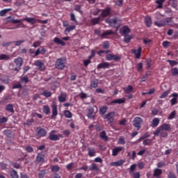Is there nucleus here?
<instances>
[{"label":"nucleus","instance_id":"f8f14e48","mask_svg":"<svg viewBox=\"0 0 178 178\" xmlns=\"http://www.w3.org/2000/svg\"><path fill=\"white\" fill-rule=\"evenodd\" d=\"M47 134V129L41 128V127H37V136H38V137H45Z\"/></svg>","mask_w":178,"mask_h":178},{"label":"nucleus","instance_id":"ea45409f","mask_svg":"<svg viewBox=\"0 0 178 178\" xmlns=\"http://www.w3.org/2000/svg\"><path fill=\"white\" fill-rule=\"evenodd\" d=\"M9 59H10V56L8 54L0 55V60H9Z\"/></svg>","mask_w":178,"mask_h":178},{"label":"nucleus","instance_id":"3c124183","mask_svg":"<svg viewBox=\"0 0 178 178\" xmlns=\"http://www.w3.org/2000/svg\"><path fill=\"white\" fill-rule=\"evenodd\" d=\"M99 22H101V19L99 17L93 18L92 19V23L93 26H95V24H99Z\"/></svg>","mask_w":178,"mask_h":178},{"label":"nucleus","instance_id":"393cba45","mask_svg":"<svg viewBox=\"0 0 178 178\" xmlns=\"http://www.w3.org/2000/svg\"><path fill=\"white\" fill-rule=\"evenodd\" d=\"M75 29V25H70V26H67L64 31L65 35H67L70 33V31H73V30H74Z\"/></svg>","mask_w":178,"mask_h":178},{"label":"nucleus","instance_id":"72a5a7b5","mask_svg":"<svg viewBox=\"0 0 178 178\" xmlns=\"http://www.w3.org/2000/svg\"><path fill=\"white\" fill-rule=\"evenodd\" d=\"M161 175H162V170H161L159 168H155L154 170L153 176L154 177H156L158 176H161Z\"/></svg>","mask_w":178,"mask_h":178},{"label":"nucleus","instance_id":"338daca9","mask_svg":"<svg viewBox=\"0 0 178 178\" xmlns=\"http://www.w3.org/2000/svg\"><path fill=\"white\" fill-rule=\"evenodd\" d=\"M46 175L45 170H41L39 173H38V177L39 178H44V176Z\"/></svg>","mask_w":178,"mask_h":178},{"label":"nucleus","instance_id":"f257e3e1","mask_svg":"<svg viewBox=\"0 0 178 178\" xmlns=\"http://www.w3.org/2000/svg\"><path fill=\"white\" fill-rule=\"evenodd\" d=\"M66 62L67 60L65 57L57 59L55 63L56 69L63 70V68L66 67Z\"/></svg>","mask_w":178,"mask_h":178},{"label":"nucleus","instance_id":"4c0bfd02","mask_svg":"<svg viewBox=\"0 0 178 178\" xmlns=\"http://www.w3.org/2000/svg\"><path fill=\"white\" fill-rule=\"evenodd\" d=\"M107 111H108L107 106H103L99 108V112H100L101 115H105V113H106Z\"/></svg>","mask_w":178,"mask_h":178},{"label":"nucleus","instance_id":"dca6fc26","mask_svg":"<svg viewBox=\"0 0 178 178\" xmlns=\"http://www.w3.org/2000/svg\"><path fill=\"white\" fill-rule=\"evenodd\" d=\"M145 24L146 27H151L152 26V19L151 18V16L146 15L145 17Z\"/></svg>","mask_w":178,"mask_h":178},{"label":"nucleus","instance_id":"9b49d317","mask_svg":"<svg viewBox=\"0 0 178 178\" xmlns=\"http://www.w3.org/2000/svg\"><path fill=\"white\" fill-rule=\"evenodd\" d=\"M143 51V49L141 47H139L138 49H132L131 50V54L135 55L136 59H140L141 58V51Z\"/></svg>","mask_w":178,"mask_h":178},{"label":"nucleus","instance_id":"09e8293b","mask_svg":"<svg viewBox=\"0 0 178 178\" xmlns=\"http://www.w3.org/2000/svg\"><path fill=\"white\" fill-rule=\"evenodd\" d=\"M159 136H160V137H162L163 138H166V137H168V132H166L163 130H161L159 131Z\"/></svg>","mask_w":178,"mask_h":178},{"label":"nucleus","instance_id":"a19ab883","mask_svg":"<svg viewBox=\"0 0 178 178\" xmlns=\"http://www.w3.org/2000/svg\"><path fill=\"white\" fill-rule=\"evenodd\" d=\"M131 40H133V35H124V41L127 43L130 42V41H131Z\"/></svg>","mask_w":178,"mask_h":178},{"label":"nucleus","instance_id":"7ed1b4c3","mask_svg":"<svg viewBox=\"0 0 178 178\" xmlns=\"http://www.w3.org/2000/svg\"><path fill=\"white\" fill-rule=\"evenodd\" d=\"M161 130L168 131V130H170V125L169 124H161L159 128L156 129L155 131H154L153 134L156 136H159V132Z\"/></svg>","mask_w":178,"mask_h":178},{"label":"nucleus","instance_id":"2eb2a0df","mask_svg":"<svg viewBox=\"0 0 178 178\" xmlns=\"http://www.w3.org/2000/svg\"><path fill=\"white\" fill-rule=\"evenodd\" d=\"M111 9L109 7H106V8L102 10V14L101 16L102 17H108L109 15H111Z\"/></svg>","mask_w":178,"mask_h":178},{"label":"nucleus","instance_id":"e433bc0d","mask_svg":"<svg viewBox=\"0 0 178 178\" xmlns=\"http://www.w3.org/2000/svg\"><path fill=\"white\" fill-rule=\"evenodd\" d=\"M100 138L102 140H104V141H108V136H106V132L105 131H103L99 134Z\"/></svg>","mask_w":178,"mask_h":178},{"label":"nucleus","instance_id":"c03bdc74","mask_svg":"<svg viewBox=\"0 0 178 178\" xmlns=\"http://www.w3.org/2000/svg\"><path fill=\"white\" fill-rule=\"evenodd\" d=\"M90 86L92 88H97V87H98V79H95L92 81L90 83Z\"/></svg>","mask_w":178,"mask_h":178},{"label":"nucleus","instance_id":"0e129e2a","mask_svg":"<svg viewBox=\"0 0 178 178\" xmlns=\"http://www.w3.org/2000/svg\"><path fill=\"white\" fill-rule=\"evenodd\" d=\"M21 81H22L25 84H27V83H29V81H30L29 80V77H27V76H25L21 78Z\"/></svg>","mask_w":178,"mask_h":178},{"label":"nucleus","instance_id":"603ef678","mask_svg":"<svg viewBox=\"0 0 178 178\" xmlns=\"http://www.w3.org/2000/svg\"><path fill=\"white\" fill-rule=\"evenodd\" d=\"M143 145H151L152 144V139H146L143 140Z\"/></svg>","mask_w":178,"mask_h":178},{"label":"nucleus","instance_id":"8fccbe9b","mask_svg":"<svg viewBox=\"0 0 178 178\" xmlns=\"http://www.w3.org/2000/svg\"><path fill=\"white\" fill-rule=\"evenodd\" d=\"M3 134L6 136L8 138H10L12 137V131L9 129L4 130Z\"/></svg>","mask_w":178,"mask_h":178},{"label":"nucleus","instance_id":"5fc2aeb1","mask_svg":"<svg viewBox=\"0 0 178 178\" xmlns=\"http://www.w3.org/2000/svg\"><path fill=\"white\" fill-rule=\"evenodd\" d=\"M118 144H122V145H124L126 144V140H124V137L120 136L118 141Z\"/></svg>","mask_w":178,"mask_h":178},{"label":"nucleus","instance_id":"412c9836","mask_svg":"<svg viewBox=\"0 0 178 178\" xmlns=\"http://www.w3.org/2000/svg\"><path fill=\"white\" fill-rule=\"evenodd\" d=\"M54 42H55V44H57V45H62V47H65V45H66V43L58 37L54 38Z\"/></svg>","mask_w":178,"mask_h":178},{"label":"nucleus","instance_id":"f03ea898","mask_svg":"<svg viewBox=\"0 0 178 178\" xmlns=\"http://www.w3.org/2000/svg\"><path fill=\"white\" fill-rule=\"evenodd\" d=\"M23 20L27 22V23H30L31 24H35L37 22L40 23V24H47L48 23V19L46 20H41V19H35V18H30L26 17L24 18Z\"/></svg>","mask_w":178,"mask_h":178},{"label":"nucleus","instance_id":"c756f323","mask_svg":"<svg viewBox=\"0 0 178 178\" xmlns=\"http://www.w3.org/2000/svg\"><path fill=\"white\" fill-rule=\"evenodd\" d=\"M49 139L51 141H58V140H59V136L56 134H50L49 136Z\"/></svg>","mask_w":178,"mask_h":178},{"label":"nucleus","instance_id":"6ab92c4d","mask_svg":"<svg viewBox=\"0 0 178 178\" xmlns=\"http://www.w3.org/2000/svg\"><path fill=\"white\" fill-rule=\"evenodd\" d=\"M9 76L6 75H0V83H3V84H9Z\"/></svg>","mask_w":178,"mask_h":178},{"label":"nucleus","instance_id":"39448f33","mask_svg":"<svg viewBox=\"0 0 178 178\" xmlns=\"http://www.w3.org/2000/svg\"><path fill=\"white\" fill-rule=\"evenodd\" d=\"M106 23L111 26V27H117L119 29L120 24L119 23V19L118 18H113L106 21Z\"/></svg>","mask_w":178,"mask_h":178},{"label":"nucleus","instance_id":"473e14b6","mask_svg":"<svg viewBox=\"0 0 178 178\" xmlns=\"http://www.w3.org/2000/svg\"><path fill=\"white\" fill-rule=\"evenodd\" d=\"M134 90L131 85H129L127 88H124V91L125 94H130Z\"/></svg>","mask_w":178,"mask_h":178},{"label":"nucleus","instance_id":"bb28decb","mask_svg":"<svg viewBox=\"0 0 178 178\" xmlns=\"http://www.w3.org/2000/svg\"><path fill=\"white\" fill-rule=\"evenodd\" d=\"M165 1L166 0H156V3L158 4L156 6L157 9H162V8H163V3H165Z\"/></svg>","mask_w":178,"mask_h":178},{"label":"nucleus","instance_id":"f3484780","mask_svg":"<svg viewBox=\"0 0 178 178\" xmlns=\"http://www.w3.org/2000/svg\"><path fill=\"white\" fill-rule=\"evenodd\" d=\"M52 108V115H51V119H55L58 116V106L54 104L51 106Z\"/></svg>","mask_w":178,"mask_h":178},{"label":"nucleus","instance_id":"5701e85b","mask_svg":"<svg viewBox=\"0 0 178 178\" xmlns=\"http://www.w3.org/2000/svg\"><path fill=\"white\" fill-rule=\"evenodd\" d=\"M97 154V152L95 151V149L88 147V155L90 157L92 158V156H95Z\"/></svg>","mask_w":178,"mask_h":178},{"label":"nucleus","instance_id":"7c9ffc66","mask_svg":"<svg viewBox=\"0 0 178 178\" xmlns=\"http://www.w3.org/2000/svg\"><path fill=\"white\" fill-rule=\"evenodd\" d=\"M6 111H8V112H10V113H15V109L13 108V104H8L6 106Z\"/></svg>","mask_w":178,"mask_h":178},{"label":"nucleus","instance_id":"f704fd0d","mask_svg":"<svg viewBox=\"0 0 178 178\" xmlns=\"http://www.w3.org/2000/svg\"><path fill=\"white\" fill-rule=\"evenodd\" d=\"M161 22V24L163 26H168L170 22H172V19L170 18H165L160 21Z\"/></svg>","mask_w":178,"mask_h":178},{"label":"nucleus","instance_id":"423d86ee","mask_svg":"<svg viewBox=\"0 0 178 178\" xmlns=\"http://www.w3.org/2000/svg\"><path fill=\"white\" fill-rule=\"evenodd\" d=\"M120 59H122V57L119 55L109 54L106 56V60H114L115 62H119Z\"/></svg>","mask_w":178,"mask_h":178},{"label":"nucleus","instance_id":"2f4dec72","mask_svg":"<svg viewBox=\"0 0 178 178\" xmlns=\"http://www.w3.org/2000/svg\"><path fill=\"white\" fill-rule=\"evenodd\" d=\"M43 113H44V115H49V113H51V108H49L48 105L43 106Z\"/></svg>","mask_w":178,"mask_h":178},{"label":"nucleus","instance_id":"864d4df0","mask_svg":"<svg viewBox=\"0 0 178 178\" xmlns=\"http://www.w3.org/2000/svg\"><path fill=\"white\" fill-rule=\"evenodd\" d=\"M175 116H176V111H172L170 115L168 117V120H172L175 119Z\"/></svg>","mask_w":178,"mask_h":178},{"label":"nucleus","instance_id":"9d476101","mask_svg":"<svg viewBox=\"0 0 178 178\" xmlns=\"http://www.w3.org/2000/svg\"><path fill=\"white\" fill-rule=\"evenodd\" d=\"M94 108H97V106H90L88 107V114H87V117L88 118V119H95V116L94 115V112H95V109Z\"/></svg>","mask_w":178,"mask_h":178},{"label":"nucleus","instance_id":"4468645a","mask_svg":"<svg viewBox=\"0 0 178 178\" xmlns=\"http://www.w3.org/2000/svg\"><path fill=\"white\" fill-rule=\"evenodd\" d=\"M34 65L38 67L39 70L41 72H44V70H45V65H44V63H42V61L40 60H35Z\"/></svg>","mask_w":178,"mask_h":178},{"label":"nucleus","instance_id":"cd10ccee","mask_svg":"<svg viewBox=\"0 0 178 178\" xmlns=\"http://www.w3.org/2000/svg\"><path fill=\"white\" fill-rule=\"evenodd\" d=\"M89 170L91 171L98 172L99 170V168H98V165L96 163H92L90 167Z\"/></svg>","mask_w":178,"mask_h":178},{"label":"nucleus","instance_id":"69168bd1","mask_svg":"<svg viewBox=\"0 0 178 178\" xmlns=\"http://www.w3.org/2000/svg\"><path fill=\"white\" fill-rule=\"evenodd\" d=\"M170 104H171V106L177 105V98L171 99H170Z\"/></svg>","mask_w":178,"mask_h":178},{"label":"nucleus","instance_id":"6e6552de","mask_svg":"<svg viewBox=\"0 0 178 178\" xmlns=\"http://www.w3.org/2000/svg\"><path fill=\"white\" fill-rule=\"evenodd\" d=\"M104 119H107L108 124L113 123L115 120V112H110L104 115Z\"/></svg>","mask_w":178,"mask_h":178},{"label":"nucleus","instance_id":"49530a36","mask_svg":"<svg viewBox=\"0 0 178 178\" xmlns=\"http://www.w3.org/2000/svg\"><path fill=\"white\" fill-rule=\"evenodd\" d=\"M169 94H170V90H166L160 95L159 98H161V99L163 98H166V97H168Z\"/></svg>","mask_w":178,"mask_h":178},{"label":"nucleus","instance_id":"c9c22d12","mask_svg":"<svg viewBox=\"0 0 178 178\" xmlns=\"http://www.w3.org/2000/svg\"><path fill=\"white\" fill-rule=\"evenodd\" d=\"M40 95H43V97H45V98H49V97H51L52 92H51L49 90H44Z\"/></svg>","mask_w":178,"mask_h":178},{"label":"nucleus","instance_id":"20e7f679","mask_svg":"<svg viewBox=\"0 0 178 178\" xmlns=\"http://www.w3.org/2000/svg\"><path fill=\"white\" fill-rule=\"evenodd\" d=\"M141 124H143V119L140 117H136L133 120V126L137 130H140L141 129Z\"/></svg>","mask_w":178,"mask_h":178},{"label":"nucleus","instance_id":"13d9d810","mask_svg":"<svg viewBox=\"0 0 178 178\" xmlns=\"http://www.w3.org/2000/svg\"><path fill=\"white\" fill-rule=\"evenodd\" d=\"M167 62L170 65V66H176V65H178V63L176 60H168Z\"/></svg>","mask_w":178,"mask_h":178},{"label":"nucleus","instance_id":"c85d7f7f","mask_svg":"<svg viewBox=\"0 0 178 178\" xmlns=\"http://www.w3.org/2000/svg\"><path fill=\"white\" fill-rule=\"evenodd\" d=\"M114 33L112 30H107L104 33H102L100 37L101 38H104V37H106V35H113Z\"/></svg>","mask_w":178,"mask_h":178},{"label":"nucleus","instance_id":"4d7b16f0","mask_svg":"<svg viewBox=\"0 0 178 178\" xmlns=\"http://www.w3.org/2000/svg\"><path fill=\"white\" fill-rule=\"evenodd\" d=\"M60 170V167L58 165H54L51 168V172H59Z\"/></svg>","mask_w":178,"mask_h":178},{"label":"nucleus","instance_id":"774afa93","mask_svg":"<svg viewBox=\"0 0 178 178\" xmlns=\"http://www.w3.org/2000/svg\"><path fill=\"white\" fill-rule=\"evenodd\" d=\"M168 178H177L173 172H170L168 175Z\"/></svg>","mask_w":178,"mask_h":178},{"label":"nucleus","instance_id":"4be33fe9","mask_svg":"<svg viewBox=\"0 0 178 178\" xmlns=\"http://www.w3.org/2000/svg\"><path fill=\"white\" fill-rule=\"evenodd\" d=\"M124 102H126V99H124V97L122 99H115L111 102V105H113V104H124Z\"/></svg>","mask_w":178,"mask_h":178},{"label":"nucleus","instance_id":"6e6d98bb","mask_svg":"<svg viewBox=\"0 0 178 178\" xmlns=\"http://www.w3.org/2000/svg\"><path fill=\"white\" fill-rule=\"evenodd\" d=\"M172 76H178V68L175 67L171 70Z\"/></svg>","mask_w":178,"mask_h":178},{"label":"nucleus","instance_id":"0eeeda50","mask_svg":"<svg viewBox=\"0 0 178 178\" xmlns=\"http://www.w3.org/2000/svg\"><path fill=\"white\" fill-rule=\"evenodd\" d=\"M14 63H15L16 67L15 68V72H19L20 70V67L23 65V58L18 57L14 60Z\"/></svg>","mask_w":178,"mask_h":178},{"label":"nucleus","instance_id":"a211bd4d","mask_svg":"<svg viewBox=\"0 0 178 178\" xmlns=\"http://www.w3.org/2000/svg\"><path fill=\"white\" fill-rule=\"evenodd\" d=\"M111 67V63L108 62H104L97 65V69H109Z\"/></svg>","mask_w":178,"mask_h":178},{"label":"nucleus","instance_id":"a18cd8bd","mask_svg":"<svg viewBox=\"0 0 178 178\" xmlns=\"http://www.w3.org/2000/svg\"><path fill=\"white\" fill-rule=\"evenodd\" d=\"M10 177L11 178H19V175L17 174V172L15 170H11Z\"/></svg>","mask_w":178,"mask_h":178},{"label":"nucleus","instance_id":"de8ad7c7","mask_svg":"<svg viewBox=\"0 0 178 178\" xmlns=\"http://www.w3.org/2000/svg\"><path fill=\"white\" fill-rule=\"evenodd\" d=\"M168 3L171 5L172 8H176V6H177V0H169Z\"/></svg>","mask_w":178,"mask_h":178},{"label":"nucleus","instance_id":"79ce46f5","mask_svg":"<svg viewBox=\"0 0 178 178\" xmlns=\"http://www.w3.org/2000/svg\"><path fill=\"white\" fill-rule=\"evenodd\" d=\"M64 116H65L67 119L72 118L73 116V114H72V112L69 110L64 111Z\"/></svg>","mask_w":178,"mask_h":178},{"label":"nucleus","instance_id":"052dcab7","mask_svg":"<svg viewBox=\"0 0 178 178\" xmlns=\"http://www.w3.org/2000/svg\"><path fill=\"white\" fill-rule=\"evenodd\" d=\"M74 166V163H70L66 165L67 170H72Z\"/></svg>","mask_w":178,"mask_h":178},{"label":"nucleus","instance_id":"1a4fd4ad","mask_svg":"<svg viewBox=\"0 0 178 178\" xmlns=\"http://www.w3.org/2000/svg\"><path fill=\"white\" fill-rule=\"evenodd\" d=\"M44 161L45 154L43 152H40L37 155L35 162L37 165H38L40 163H44Z\"/></svg>","mask_w":178,"mask_h":178},{"label":"nucleus","instance_id":"680f3d73","mask_svg":"<svg viewBox=\"0 0 178 178\" xmlns=\"http://www.w3.org/2000/svg\"><path fill=\"white\" fill-rule=\"evenodd\" d=\"M25 151H26V152H34V149L31 146L27 145L25 147Z\"/></svg>","mask_w":178,"mask_h":178},{"label":"nucleus","instance_id":"ddd939ff","mask_svg":"<svg viewBox=\"0 0 178 178\" xmlns=\"http://www.w3.org/2000/svg\"><path fill=\"white\" fill-rule=\"evenodd\" d=\"M131 29L129 28L127 26H124L120 29V34H122V35H127L131 33Z\"/></svg>","mask_w":178,"mask_h":178},{"label":"nucleus","instance_id":"e2e57ef3","mask_svg":"<svg viewBox=\"0 0 178 178\" xmlns=\"http://www.w3.org/2000/svg\"><path fill=\"white\" fill-rule=\"evenodd\" d=\"M103 49H109V42L105 41L103 42Z\"/></svg>","mask_w":178,"mask_h":178},{"label":"nucleus","instance_id":"a878e982","mask_svg":"<svg viewBox=\"0 0 178 178\" xmlns=\"http://www.w3.org/2000/svg\"><path fill=\"white\" fill-rule=\"evenodd\" d=\"M124 163L123 160H120L110 163L111 166H122Z\"/></svg>","mask_w":178,"mask_h":178},{"label":"nucleus","instance_id":"b1692460","mask_svg":"<svg viewBox=\"0 0 178 178\" xmlns=\"http://www.w3.org/2000/svg\"><path fill=\"white\" fill-rule=\"evenodd\" d=\"M159 122H160V120L159 118H154L153 120H152V124H151V127H158V126H159Z\"/></svg>","mask_w":178,"mask_h":178},{"label":"nucleus","instance_id":"bf43d9fd","mask_svg":"<svg viewBox=\"0 0 178 178\" xmlns=\"http://www.w3.org/2000/svg\"><path fill=\"white\" fill-rule=\"evenodd\" d=\"M114 3L117 6H123V0H114Z\"/></svg>","mask_w":178,"mask_h":178},{"label":"nucleus","instance_id":"aec40b11","mask_svg":"<svg viewBox=\"0 0 178 178\" xmlns=\"http://www.w3.org/2000/svg\"><path fill=\"white\" fill-rule=\"evenodd\" d=\"M120 151H123L122 147H117L113 149L112 156H118V155L119 152H120Z\"/></svg>","mask_w":178,"mask_h":178},{"label":"nucleus","instance_id":"37998d69","mask_svg":"<svg viewBox=\"0 0 178 178\" xmlns=\"http://www.w3.org/2000/svg\"><path fill=\"white\" fill-rule=\"evenodd\" d=\"M58 101L59 102H66V95L65 94H60L59 96H58Z\"/></svg>","mask_w":178,"mask_h":178},{"label":"nucleus","instance_id":"58836bf2","mask_svg":"<svg viewBox=\"0 0 178 178\" xmlns=\"http://www.w3.org/2000/svg\"><path fill=\"white\" fill-rule=\"evenodd\" d=\"M10 10H12V8H6V9H3V10H1L0 16L1 17H3V16H5L6 15V13H8V12H10Z\"/></svg>","mask_w":178,"mask_h":178}]
</instances>
